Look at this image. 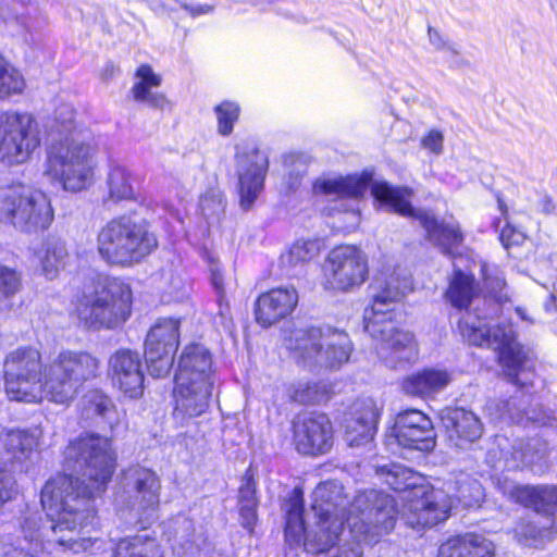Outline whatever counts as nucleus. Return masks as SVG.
I'll return each mask as SVG.
<instances>
[{
  "label": "nucleus",
  "instance_id": "f257e3e1",
  "mask_svg": "<svg viewBox=\"0 0 557 557\" xmlns=\"http://www.w3.org/2000/svg\"><path fill=\"white\" fill-rule=\"evenodd\" d=\"M64 463L71 473L57 474L41 490L49 525L41 524L38 512L27 513L15 543L0 541V557L95 554L102 548V541L83 533L96 520L91 499L106 491L115 469L111 441L96 433L82 434L66 446Z\"/></svg>",
  "mask_w": 557,
  "mask_h": 557
},
{
  "label": "nucleus",
  "instance_id": "f03ea898",
  "mask_svg": "<svg viewBox=\"0 0 557 557\" xmlns=\"http://www.w3.org/2000/svg\"><path fill=\"white\" fill-rule=\"evenodd\" d=\"M99 374V361L85 351H60L44 364L35 346H18L3 361L4 388L8 396L28 404L47 399L67 405L83 385Z\"/></svg>",
  "mask_w": 557,
  "mask_h": 557
},
{
  "label": "nucleus",
  "instance_id": "7ed1b4c3",
  "mask_svg": "<svg viewBox=\"0 0 557 557\" xmlns=\"http://www.w3.org/2000/svg\"><path fill=\"white\" fill-rule=\"evenodd\" d=\"M369 188L374 199L387 211L419 221L430 240L444 252H449L463 240L460 226L455 220L438 222L429 212L413 209L410 203L412 191L409 188L394 187L386 182H373L369 172L321 176L313 184L314 195L341 201L338 211L351 214L354 222L359 221L360 199Z\"/></svg>",
  "mask_w": 557,
  "mask_h": 557
},
{
  "label": "nucleus",
  "instance_id": "20e7f679",
  "mask_svg": "<svg viewBox=\"0 0 557 557\" xmlns=\"http://www.w3.org/2000/svg\"><path fill=\"white\" fill-rule=\"evenodd\" d=\"M75 109L62 103L55 109L58 132L64 137L47 149L44 175L59 183L65 191L79 193L95 182L97 146L92 136L74 125Z\"/></svg>",
  "mask_w": 557,
  "mask_h": 557
},
{
  "label": "nucleus",
  "instance_id": "39448f33",
  "mask_svg": "<svg viewBox=\"0 0 557 557\" xmlns=\"http://www.w3.org/2000/svg\"><path fill=\"white\" fill-rule=\"evenodd\" d=\"M372 302L364 309L366 332L375 342L379 358L386 367L396 369L413 362L418 358V346L413 335L396 326L395 306L408 288L406 277L392 274L379 283Z\"/></svg>",
  "mask_w": 557,
  "mask_h": 557
},
{
  "label": "nucleus",
  "instance_id": "423d86ee",
  "mask_svg": "<svg viewBox=\"0 0 557 557\" xmlns=\"http://www.w3.org/2000/svg\"><path fill=\"white\" fill-rule=\"evenodd\" d=\"M382 471L385 483L394 491L404 493L400 498L401 508L398 509L392 496L379 492V494L393 499L394 523L398 515L406 525L420 531L444 522L449 517L453 507L450 496L443 491L429 490L420 485L422 478L418 473L405 466L395 463L389 468H382ZM371 492L377 493L374 490H371ZM368 493L370 491L360 495Z\"/></svg>",
  "mask_w": 557,
  "mask_h": 557
},
{
  "label": "nucleus",
  "instance_id": "0eeeda50",
  "mask_svg": "<svg viewBox=\"0 0 557 557\" xmlns=\"http://www.w3.org/2000/svg\"><path fill=\"white\" fill-rule=\"evenodd\" d=\"M346 521L354 542L345 540L335 550L317 557H362V542H377L379 537L394 529L393 499L376 492L357 495Z\"/></svg>",
  "mask_w": 557,
  "mask_h": 557
},
{
  "label": "nucleus",
  "instance_id": "6e6552de",
  "mask_svg": "<svg viewBox=\"0 0 557 557\" xmlns=\"http://www.w3.org/2000/svg\"><path fill=\"white\" fill-rule=\"evenodd\" d=\"M132 290L122 280L97 275L83 289L77 315L87 327L113 329L131 313Z\"/></svg>",
  "mask_w": 557,
  "mask_h": 557
},
{
  "label": "nucleus",
  "instance_id": "1a4fd4ad",
  "mask_svg": "<svg viewBox=\"0 0 557 557\" xmlns=\"http://www.w3.org/2000/svg\"><path fill=\"white\" fill-rule=\"evenodd\" d=\"M157 244L148 225L131 215L110 220L97 235L98 253L106 262L114 265L125 267L139 262Z\"/></svg>",
  "mask_w": 557,
  "mask_h": 557
},
{
  "label": "nucleus",
  "instance_id": "9d476101",
  "mask_svg": "<svg viewBox=\"0 0 557 557\" xmlns=\"http://www.w3.org/2000/svg\"><path fill=\"white\" fill-rule=\"evenodd\" d=\"M286 347L300 366L311 371L337 369L349 360L352 350L348 334L332 327L295 330Z\"/></svg>",
  "mask_w": 557,
  "mask_h": 557
},
{
  "label": "nucleus",
  "instance_id": "9b49d317",
  "mask_svg": "<svg viewBox=\"0 0 557 557\" xmlns=\"http://www.w3.org/2000/svg\"><path fill=\"white\" fill-rule=\"evenodd\" d=\"M347 497L342 484L327 481L319 484L312 493L313 520L308 522L305 548L308 552L332 550L344 534Z\"/></svg>",
  "mask_w": 557,
  "mask_h": 557
},
{
  "label": "nucleus",
  "instance_id": "f8f14e48",
  "mask_svg": "<svg viewBox=\"0 0 557 557\" xmlns=\"http://www.w3.org/2000/svg\"><path fill=\"white\" fill-rule=\"evenodd\" d=\"M458 329L469 344L498 350V359L506 375L512 383L523 384L520 374L527 357L522 346L516 341L511 325L491 326L479 317L466 312L459 320Z\"/></svg>",
  "mask_w": 557,
  "mask_h": 557
},
{
  "label": "nucleus",
  "instance_id": "ddd939ff",
  "mask_svg": "<svg viewBox=\"0 0 557 557\" xmlns=\"http://www.w3.org/2000/svg\"><path fill=\"white\" fill-rule=\"evenodd\" d=\"M54 213L49 197L24 184H13L0 191V220L26 233L47 230Z\"/></svg>",
  "mask_w": 557,
  "mask_h": 557
},
{
  "label": "nucleus",
  "instance_id": "4468645a",
  "mask_svg": "<svg viewBox=\"0 0 557 557\" xmlns=\"http://www.w3.org/2000/svg\"><path fill=\"white\" fill-rule=\"evenodd\" d=\"M41 145L39 125L26 111L9 109L0 112V163L20 166L27 163Z\"/></svg>",
  "mask_w": 557,
  "mask_h": 557
},
{
  "label": "nucleus",
  "instance_id": "2eb2a0df",
  "mask_svg": "<svg viewBox=\"0 0 557 557\" xmlns=\"http://www.w3.org/2000/svg\"><path fill=\"white\" fill-rule=\"evenodd\" d=\"M368 260L356 246L343 245L331 250L325 261V285L334 290L360 286L368 276Z\"/></svg>",
  "mask_w": 557,
  "mask_h": 557
},
{
  "label": "nucleus",
  "instance_id": "dca6fc26",
  "mask_svg": "<svg viewBox=\"0 0 557 557\" xmlns=\"http://www.w3.org/2000/svg\"><path fill=\"white\" fill-rule=\"evenodd\" d=\"M386 446L431 451L435 446V433L431 419L420 410L410 409L397 414L394 425L385 436Z\"/></svg>",
  "mask_w": 557,
  "mask_h": 557
},
{
  "label": "nucleus",
  "instance_id": "f3484780",
  "mask_svg": "<svg viewBox=\"0 0 557 557\" xmlns=\"http://www.w3.org/2000/svg\"><path fill=\"white\" fill-rule=\"evenodd\" d=\"M180 321L160 319L150 329L145 342V358L152 376H165L172 366L180 342Z\"/></svg>",
  "mask_w": 557,
  "mask_h": 557
},
{
  "label": "nucleus",
  "instance_id": "a211bd4d",
  "mask_svg": "<svg viewBox=\"0 0 557 557\" xmlns=\"http://www.w3.org/2000/svg\"><path fill=\"white\" fill-rule=\"evenodd\" d=\"M235 158L238 166V186L240 206L248 210L263 188V182L269 168L268 156L257 148L249 153L242 151V146H235Z\"/></svg>",
  "mask_w": 557,
  "mask_h": 557
},
{
  "label": "nucleus",
  "instance_id": "6ab92c4d",
  "mask_svg": "<svg viewBox=\"0 0 557 557\" xmlns=\"http://www.w3.org/2000/svg\"><path fill=\"white\" fill-rule=\"evenodd\" d=\"M125 479L135 493L133 508L136 510L138 523L143 528L157 518L160 500V480L150 469L136 467L129 469Z\"/></svg>",
  "mask_w": 557,
  "mask_h": 557
},
{
  "label": "nucleus",
  "instance_id": "aec40b11",
  "mask_svg": "<svg viewBox=\"0 0 557 557\" xmlns=\"http://www.w3.org/2000/svg\"><path fill=\"white\" fill-rule=\"evenodd\" d=\"M296 449L304 455H323L333 446V428L323 413H310L294 424Z\"/></svg>",
  "mask_w": 557,
  "mask_h": 557
},
{
  "label": "nucleus",
  "instance_id": "412c9836",
  "mask_svg": "<svg viewBox=\"0 0 557 557\" xmlns=\"http://www.w3.org/2000/svg\"><path fill=\"white\" fill-rule=\"evenodd\" d=\"M108 375L116 388L129 398H138L144 392V373L138 352L129 349L115 351L108 362Z\"/></svg>",
  "mask_w": 557,
  "mask_h": 557
},
{
  "label": "nucleus",
  "instance_id": "4be33fe9",
  "mask_svg": "<svg viewBox=\"0 0 557 557\" xmlns=\"http://www.w3.org/2000/svg\"><path fill=\"white\" fill-rule=\"evenodd\" d=\"M40 446L37 431L8 430L0 434V457L14 471H27Z\"/></svg>",
  "mask_w": 557,
  "mask_h": 557
},
{
  "label": "nucleus",
  "instance_id": "5701e85b",
  "mask_svg": "<svg viewBox=\"0 0 557 557\" xmlns=\"http://www.w3.org/2000/svg\"><path fill=\"white\" fill-rule=\"evenodd\" d=\"M213 385L175 380L173 416L182 424L203 414L210 405Z\"/></svg>",
  "mask_w": 557,
  "mask_h": 557
},
{
  "label": "nucleus",
  "instance_id": "b1692460",
  "mask_svg": "<svg viewBox=\"0 0 557 557\" xmlns=\"http://www.w3.org/2000/svg\"><path fill=\"white\" fill-rule=\"evenodd\" d=\"M299 300L294 286H281L261 294L255 304L258 324L269 327L293 313Z\"/></svg>",
  "mask_w": 557,
  "mask_h": 557
},
{
  "label": "nucleus",
  "instance_id": "393cba45",
  "mask_svg": "<svg viewBox=\"0 0 557 557\" xmlns=\"http://www.w3.org/2000/svg\"><path fill=\"white\" fill-rule=\"evenodd\" d=\"M496 486L510 500L533 508L535 515L552 513L557 505V486L519 485L506 475L496 479Z\"/></svg>",
  "mask_w": 557,
  "mask_h": 557
},
{
  "label": "nucleus",
  "instance_id": "a878e982",
  "mask_svg": "<svg viewBox=\"0 0 557 557\" xmlns=\"http://www.w3.org/2000/svg\"><path fill=\"white\" fill-rule=\"evenodd\" d=\"M381 407L372 398L358 400L350 417L345 419V441L351 447L370 443L375 434Z\"/></svg>",
  "mask_w": 557,
  "mask_h": 557
},
{
  "label": "nucleus",
  "instance_id": "bb28decb",
  "mask_svg": "<svg viewBox=\"0 0 557 557\" xmlns=\"http://www.w3.org/2000/svg\"><path fill=\"white\" fill-rule=\"evenodd\" d=\"M440 418L448 440L459 448H466L483 434V424L479 417L463 408H445Z\"/></svg>",
  "mask_w": 557,
  "mask_h": 557
},
{
  "label": "nucleus",
  "instance_id": "cd10ccee",
  "mask_svg": "<svg viewBox=\"0 0 557 557\" xmlns=\"http://www.w3.org/2000/svg\"><path fill=\"white\" fill-rule=\"evenodd\" d=\"M175 380L214 384L212 357L205 346L193 344L184 348L178 360Z\"/></svg>",
  "mask_w": 557,
  "mask_h": 557
},
{
  "label": "nucleus",
  "instance_id": "c85d7f7f",
  "mask_svg": "<svg viewBox=\"0 0 557 557\" xmlns=\"http://www.w3.org/2000/svg\"><path fill=\"white\" fill-rule=\"evenodd\" d=\"M496 545L483 534L465 533L442 543L437 557H495Z\"/></svg>",
  "mask_w": 557,
  "mask_h": 557
},
{
  "label": "nucleus",
  "instance_id": "c756f323",
  "mask_svg": "<svg viewBox=\"0 0 557 557\" xmlns=\"http://www.w3.org/2000/svg\"><path fill=\"white\" fill-rule=\"evenodd\" d=\"M161 83L162 77L150 65H139L135 72L134 84L131 89L134 100L146 103L151 108L164 110L169 107V101L164 95L157 90Z\"/></svg>",
  "mask_w": 557,
  "mask_h": 557
},
{
  "label": "nucleus",
  "instance_id": "7c9ffc66",
  "mask_svg": "<svg viewBox=\"0 0 557 557\" xmlns=\"http://www.w3.org/2000/svg\"><path fill=\"white\" fill-rule=\"evenodd\" d=\"M513 532L521 545L537 548L553 540L557 528L554 525L552 513H544L534 515L530 520H521Z\"/></svg>",
  "mask_w": 557,
  "mask_h": 557
},
{
  "label": "nucleus",
  "instance_id": "2f4dec72",
  "mask_svg": "<svg viewBox=\"0 0 557 557\" xmlns=\"http://www.w3.org/2000/svg\"><path fill=\"white\" fill-rule=\"evenodd\" d=\"M451 375L443 369H424L413 373L403 381V389L406 394L419 397H430L448 386Z\"/></svg>",
  "mask_w": 557,
  "mask_h": 557
},
{
  "label": "nucleus",
  "instance_id": "473e14b6",
  "mask_svg": "<svg viewBox=\"0 0 557 557\" xmlns=\"http://www.w3.org/2000/svg\"><path fill=\"white\" fill-rule=\"evenodd\" d=\"M36 263L41 274L48 280L58 277L70 259L64 242L58 238H48L34 251Z\"/></svg>",
  "mask_w": 557,
  "mask_h": 557
},
{
  "label": "nucleus",
  "instance_id": "72a5a7b5",
  "mask_svg": "<svg viewBox=\"0 0 557 557\" xmlns=\"http://www.w3.org/2000/svg\"><path fill=\"white\" fill-rule=\"evenodd\" d=\"M106 188L104 205H119L136 200V189L132 183L131 172L120 163L111 162L109 164Z\"/></svg>",
  "mask_w": 557,
  "mask_h": 557
},
{
  "label": "nucleus",
  "instance_id": "f704fd0d",
  "mask_svg": "<svg viewBox=\"0 0 557 557\" xmlns=\"http://www.w3.org/2000/svg\"><path fill=\"white\" fill-rule=\"evenodd\" d=\"M302 513V496L299 492L294 491L293 495L286 503L285 539L290 546L302 545L305 547L308 524L305 525Z\"/></svg>",
  "mask_w": 557,
  "mask_h": 557
},
{
  "label": "nucleus",
  "instance_id": "c9c22d12",
  "mask_svg": "<svg viewBox=\"0 0 557 557\" xmlns=\"http://www.w3.org/2000/svg\"><path fill=\"white\" fill-rule=\"evenodd\" d=\"M114 557H164L161 545L154 537L138 534L120 540Z\"/></svg>",
  "mask_w": 557,
  "mask_h": 557
},
{
  "label": "nucleus",
  "instance_id": "e433bc0d",
  "mask_svg": "<svg viewBox=\"0 0 557 557\" xmlns=\"http://www.w3.org/2000/svg\"><path fill=\"white\" fill-rule=\"evenodd\" d=\"M476 295L474 277L460 270H455L446 290L449 302L458 309H467Z\"/></svg>",
  "mask_w": 557,
  "mask_h": 557
},
{
  "label": "nucleus",
  "instance_id": "4c0bfd02",
  "mask_svg": "<svg viewBox=\"0 0 557 557\" xmlns=\"http://www.w3.org/2000/svg\"><path fill=\"white\" fill-rule=\"evenodd\" d=\"M25 88L23 73L0 53V100L20 96Z\"/></svg>",
  "mask_w": 557,
  "mask_h": 557
},
{
  "label": "nucleus",
  "instance_id": "58836bf2",
  "mask_svg": "<svg viewBox=\"0 0 557 557\" xmlns=\"http://www.w3.org/2000/svg\"><path fill=\"white\" fill-rule=\"evenodd\" d=\"M480 271L482 274L484 287L488 294L498 302L509 301V292L500 268L494 263L482 261Z\"/></svg>",
  "mask_w": 557,
  "mask_h": 557
},
{
  "label": "nucleus",
  "instance_id": "ea45409f",
  "mask_svg": "<svg viewBox=\"0 0 557 557\" xmlns=\"http://www.w3.org/2000/svg\"><path fill=\"white\" fill-rule=\"evenodd\" d=\"M288 395L296 403L314 405L327 399V388L321 382L299 381L290 385Z\"/></svg>",
  "mask_w": 557,
  "mask_h": 557
},
{
  "label": "nucleus",
  "instance_id": "a19ab883",
  "mask_svg": "<svg viewBox=\"0 0 557 557\" xmlns=\"http://www.w3.org/2000/svg\"><path fill=\"white\" fill-rule=\"evenodd\" d=\"M87 403L89 410L100 417L111 430H114L121 423L123 413L116 409L113 401L107 395L92 392L87 396Z\"/></svg>",
  "mask_w": 557,
  "mask_h": 557
},
{
  "label": "nucleus",
  "instance_id": "79ce46f5",
  "mask_svg": "<svg viewBox=\"0 0 557 557\" xmlns=\"http://www.w3.org/2000/svg\"><path fill=\"white\" fill-rule=\"evenodd\" d=\"M257 507L256 486L248 479L239 488V512L244 528L252 530L257 520Z\"/></svg>",
  "mask_w": 557,
  "mask_h": 557
},
{
  "label": "nucleus",
  "instance_id": "37998d69",
  "mask_svg": "<svg viewBox=\"0 0 557 557\" xmlns=\"http://www.w3.org/2000/svg\"><path fill=\"white\" fill-rule=\"evenodd\" d=\"M319 249L315 240H297L282 256V263L289 267L305 264L318 256Z\"/></svg>",
  "mask_w": 557,
  "mask_h": 557
},
{
  "label": "nucleus",
  "instance_id": "c03bdc74",
  "mask_svg": "<svg viewBox=\"0 0 557 557\" xmlns=\"http://www.w3.org/2000/svg\"><path fill=\"white\" fill-rule=\"evenodd\" d=\"M456 492V497L466 507L480 506L485 496L482 484L467 474H460L457 479Z\"/></svg>",
  "mask_w": 557,
  "mask_h": 557
},
{
  "label": "nucleus",
  "instance_id": "a18cd8bd",
  "mask_svg": "<svg viewBox=\"0 0 557 557\" xmlns=\"http://www.w3.org/2000/svg\"><path fill=\"white\" fill-rule=\"evenodd\" d=\"M216 119V132L221 136H230L240 115V106L235 101L224 100L213 109Z\"/></svg>",
  "mask_w": 557,
  "mask_h": 557
},
{
  "label": "nucleus",
  "instance_id": "49530a36",
  "mask_svg": "<svg viewBox=\"0 0 557 557\" xmlns=\"http://www.w3.org/2000/svg\"><path fill=\"white\" fill-rule=\"evenodd\" d=\"M20 276L12 269L0 264V310L9 306V299L17 293Z\"/></svg>",
  "mask_w": 557,
  "mask_h": 557
},
{
  "label": "nucleus",
  "instance_id": "de8ad7c7",
  "mask_svg": "<svg viewBox=\"0 0 557 557\" xmlns=\"http://www.w3.org/2000/svg\"><path fill=\"white\" fill-rule=\"evenodd\" d=\"M537 444L539 443L536 441L533 444L528 443L524 446H522V444L519 447L513 446V451L511 453L510 458L506 459L505 466L508 469H516L533 465L542 457V455H539V451H533Z\"/></svg>",
  "mask_w": 557,
  "mask_h": 557
},
{
  "label": "nucleus",
  "instance_id": "09e8293b",
  "mask_svg": "<svg viewBox=\"0 0 557 557\" xmlns=\"http://www.w3.org/2000/svg\"><path fill=\"white\" fill-rule=\"evenodd\" d=\"M163 281L162 289L169 301H180L187 296L188 283L181 274L170 271L163 274Z\"/></svg>",
  "mask_w": 557,
  "mask_h": 557
},
{
  "label": "nucleus",
  "instance_id": "8fccbe9b",
  "mask_svg": "<svg viewBox=\"0 0 557 557\" xmlns=\"http://www.w3.org/2000/svg\"><path fill=\"white\" fill-rule=\"evenodd\" d=\"M199 206L205 215L211 216L224 210V200L220 193L211 191L200 198Z\"/></svg>",
  "mask_w": 557,
  "mask_h": 557
},
{
  "label": "nucleus",
  "instance_id": "3c124183",
  "mask_svg": "<svg viewBox=\"0 0 557 557\" xmlns=\"http://www.w3.org/2000/svg\"><path fill=\"white\" fill-rule=\"evenodd\" d=\"M15 479L11 471L0 467V508L15 494Z\"/></svg>",
  "mask_w": 557,
  "mask_h": 557
},
{
  "label": "nucleus",
  "instance_id": "603ef678",
  "mask_svg": "<svg viewBox=\"0 0 557 557\" xmlns=\"http://www.w3.org/2000/svg\"><path fill=\"white\" fill-rule=\"evenodd\" d=\"M421 146L428 151L438 156L444 149V135L437 129H431L421 139Z\"/></svg>",
  "mask_w": 557,
  "mask_h": 557
},
{
  "label": "nucleus",
  "instance_id": "864d4df0",
  "mask_svg": "<svg viewBox=\"0 0 557 557\" xmlns=\"http://www.w3.org/2000/svg\"><path fill=\"white\" fill-rule=\"evenodd\" d=\"M524 234L510 224H506L499 234V239L505 248L523 243Z\"/></svg>",
  "mask_w": 557,
  "mask_h": 557
},
{
  "label": "nucleus",
  "instance_id": "5fc2aeb1",
  "mask_svg": "<svg viewBox=\"0 0 557 557\" xmlns=\"http://www.w3.org/2000/svg\"><path fill=\"white\" fill-rule=\"evenodd\" d=\"M211 282H212L214 289L216 290V293L219 295L218 302H219V307H220V315L223 319H225L227 315V310H226L227 308L226 307L224 308L223 304H222L224 287H223V276L219 269L211 270Z\"/></svg>",
  "mask_w": 557,
  "mask_h": 557
},
{
  "label": "nucleus",
  "instance_id": "6e6d98bb",
  "mask_svg": "<svg viewBox=\"0 0 557 557\" xmlns=\"http://www.w3.org/2000/svg\"><path fill=\"white\" fill-rule=\"evenodd\" d=\"M428 33H429V40L435 49H437V50L447 49L454 54L458 53L457 49L453 45H448L445 41V39L443 38V36L436 29L429 27Z\"/></svg>",
  "mask_w": 557,
  "mask_h": 557
},
{
  "label": "nucleus",
  "instance_id": "4d7b16f0",
  "mask_svg": "<svg viewBox=\"0 0 557 557\" xmlns=\"http://www.w3.org/2000/svg\"><path fill=\"white\" fill-rule=\"evenodd\" d=\"M508 405V401L499 403L496 400H490L485 406V410L493 420H499L505 417V409Z\"/></svg>",
  "mask_w": 557,
  "mask_h": 557
},
{
  "label": "nucleus",
  "instance_id": "13d9d810",
  "mask_svg": "<svg viewBox=\"0 0 557 557\" xmlns=\"http://www.w3.org/2000/svg\"><path fill=\"white\" fill-rule=\"evenodd\" d=\"M181 7L186 10L190 16L193 17H196L198 15H203V14H210L214 11V7L211 5V4H191V5H188V4H181Z\"/></svg>",
  "mask_w": 557,
  "mask_h": 557
},
{
  "label": "nucleus",
  "instance_id": "bf43d9fd",
  "mask_svg": "<svg viewBox=\"0 0 557 557\" xmlns=\"http://www.w3.org/2000/svg\"><path fill=\"white\" fill-rule=\"evenodd\" d=\"M15 20H16V23L22 27L20 35L23 36L24 40L26 42H34L35 39H34L33 35L29 34L27 18L25 16H18Z\"/></svg>",
  "mask_w": 557,
  "mask_h": 557
},
{
  "label": "nucleus",
  "instance_id": "052dcab7",
  "mask_svg": "<svg viewBox=\"0 0 557 557\" xmlns=\"http://www.w3.org/2000/svg\"><path fill=\"white\" fill-rule=\"evenodd\" d=\"M542 211L545 213H553L555 211V205L549 197H545L542 201Z\"/></svg>",
  "mask_w": 557,
  "mask_h": 557
},
{
  "label": "nucleus",
  "instance_id": "680f3d73",
  "mask_svg": "<svg viewBox=\"0 0 557 557\" xmlns=\"http://www.w3.org/2000/svg\"><path fill=\"white\" fill-rule=\"evenodd\" d=\"M516 312L518 313V315L522 319V320H528L527 315H525V312H524V309L522 308H517L516 309Z\"/></svg>",
  "mask_w": 557,
  "mask_h": 557
},
{
  "label": "nucleus",
  "instance_id": "e2e57ef3",
  "mask_svg": "<svg viewBox=\"0 0 557 557\" xmlns=\"http://www.w3.org/2000/svg\"><path fill=\"white\" fill-rule=\"evenodd\" d=\"M296 184H297V178H295V182L292 184L290 187L294 188L296 186Z\"/></svg>",
  "mask_w": 557,
  "mask_h": 557
}]
</instances>
